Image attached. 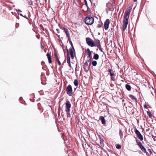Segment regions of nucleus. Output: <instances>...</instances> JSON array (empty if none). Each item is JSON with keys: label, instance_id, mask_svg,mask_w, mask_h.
Returning a JSON list of instances; mask_svg holds the SVG:
<instances>
[{"label": "nucleus", "instance_id": "1", "mask_svg": "<svg viewBox=\"0 0 156 156\" xmlns=\"http://www.w3.org/2000/svg\"><path fill=\"white\" fill-rule=\"evenodd\" d=\"M136 142L137 144L139 146V147L140 148L141 150L144 153H145L147 155L149 156L150 154H149V153H148L146 151V148L144 147V146L142 145L141 143L140 142L139 140H138L136 138Z\"/></svg>", "mask_w": 156, "mask_h": 156}, {"label": "nucleus", "instance_id": "2", "mask_svg": "<svg viewBox=\"0 0 156 156\" xmlns=\"http://www.w3.org/2000/svg\"><path fill=\"white\" fill-rule=\"evenodd\" d=\"M94 21V18L91 16L86 17L84 19V21L87 25H92Z\"/></svg>", "mask_w": 156, "mask_h": 156}, {"label": "nucleus", "instance_id": "3", "mask_svg": "<svg viewBox=\"0 0 156 156\" xmlns=\"http://www.w3.org/2000/svg\"><path fill=\"white\" fill-rule=\"evenodd\" d=\"M131 9H127L124 14L123 20L128 21L130 13L131 12Z\"/></svg>", "mask_w": 156, "mask_h": 156}, {"label": "nucleus", "instance_id": "4", "mask_svg": "<svg viewBox=\"0 0 156 156\" xmlns=\"http://www.w3.org/2000/svg\"><path fill=\"white\" fill-rule=\"evenodd\" d=\"M86 42L87 44L89 46L91 47L96 46V45L95 44L94 42L89 37L86 38Z\"/></svg>", "mask_w": 156, "mask_h": 156}, {"label": "nucleus", "instance_id": "5", "mask_svg": "<svg viewBox=\"0 0 156 156\" xmlns=\"http://www.w3.org/2000/svg\"><path fill=\"white\" fill-rule=\"evenodd\" d=\"M66 91L67 94L70 96H72V94L73 93V90L72 86L69 84L67 87L66 88Z\"/></svg>", "mask_w": 156, "mask_h": 156}, {"label": "nucleus", "instance_id": "6", "mask_svg": "<svg viewBox=\"0 0 156 156\" xmlns=\"http://www.w3.org/2000/svg\"><path fill=\"white\" fill-rule=\"evenodd\" d=\"M66 108L65 111L66 112H70L71 105L69 101H66Z\"/></svg>", "mask_w": 156, "mask_h": 156}, {"label": "nucleus", "instance_id": "7", "mask_svg": "<svg viewBox=\"0 0 156 156\" xmlns=\"http://www.w3.org/2000/svg\"><path fill=\"white\" fill-rule=\"evenodd\" d=\"M135 133L138 137V138L141 141L143 140V137L142 135L141 134L139 131L137 129H136Z\"/></svg>", "mask_w": 156, "mask_h": 156}, {"label": "nucleus", "instance_id": "8", "mask_svg": "<svg viewBox=\"0 0 156 156\" xmlns=\"http://www.w3.org/2000/svg\"><path fill=\"white\" fill-rule=\"evenodd\" d=\"M66 50L67 51V62L69 64V66L70 67V68L71 69L72 68V66L70 63V57L69 56V51H68V50L67 48H66Z\"/></svg>", "mask_w": 156, "mask_h": 156}, {"label": "nucleus", "instance_id": "9", "mask_svg": "<svg viewBox=\"0 0 156 156\" xmlns=\"http://www.w3.org/2000/svg\"><path fill=\"white\" fill-rule=\"evenodd\" d=\"M128 21L123 20V25L122 30L123 31H125L126 29L127 25L128 24Z\"/></svg>", "mask_w": 156, "mask_h": 156}, {"label": "nucleus", "instance_id": "10", "mask_svg": "<svg viewBox=\"0 0 156 156\" xmlns=\"http://www.w3.org/2000/svg\"><path fill=\"white\" fill-rule=\"evenodd\" d=\"M109 24L110 21L109 19H106L104 23V27L105 30H107L108 29Z\"/></svg>", "mask_w": 156, "mask_h": 156}, {"label": "nucleus", "instance_id": "11", "mask_svg": "<svg viewBox=\"0 0 156 156\" xmlns=\"http://www.w3.org/2000/svg\"><path fill=\"white\" fill-rule=\"evenodd\" d=\"M87 54H88L87 58H89L91 60L92 58L91 53L93 52L92 51H90L89 49L88 48L87 49Z\"/></svg>", "mask_w": 156, "mask_h": 156}, {"label": "nucleus", "instance_id": "12", "mask_svg": "<svg viewBox=\"0 0 156 156\" xmlns=\"http://www.w3.org/2000/svg\"><path fill=\"white\" fill-rule=\"evenodd\" d=\"M70 52V54L71 55V56L73 59L74 58V56H73V51L75 52V49L73 50V48H69V49Z\"/></svg>", "mask_w": 156, "mask_h": 156}, {"label": "nucleus", "instance_id": "13", "mask_svg": "<svg viewBox=\"0 0 156 156\" xmlns=\"http://www.w3.org/2000/svg\"><path fill=\"white\" fill-rule=\"evenodd\" d=\"M46 55L48 58L49 63H51L52 62V61L51 60V57L50 54L49 53H47Z\"/></svg>", "mask_w": 156, "mask_h": 156}, {"label": "nucleus", "instance_id": "14", "mask_svg": "<svg viewBox=\"0 0 156 156\" xmlns=\"http://www.w3.org/2000/svg\"><path fill=\"white\" fill-rule=\"evenodd\" d=\"M108 71L110 73V76H115V74L114 73V71H113L112 69H110L108 70Z\"/></svg>", "mask_w": 156, "mask_h": 156}, {"label": "nucleus", "instance_id": "15", "mask_svg": "<svg viewBox=\"0 0 156 156\" xmlns=\"http://www.w3.org/2000/svg\"><path fill=\"white\" fill-rule=\"evenodd\" d=\"M100 119L101 120L102 124H105V120L104 117L100 116Z\"/></svg>", "mask_w": 156, "mask_h": 156}, {"label": "nucleus", "instance_id": "16", "mask_svg": "<svg viewBox=\"0 0 156 156\" xmlns=\"http://www.w3.org/2000/svg\"><path fill=\"white\" fill-rule=\"evenodd\" d=\"M63 29L65 32V33H66V36L67 37H69V36H70L69 34V31L66 28H63Z\"/></svg>", "mask_w": 156, "mask_h": 156}, {"label": "nucleus", "instance_id": "17", "mask_svg": "<svg viewBox=\"0 0 156 156\" xmlns=\"http://www.w3.org/2000/svg\"><path fill=\"white\" fill-rule=\"evenodd\" d=\"M129 96L133 100L137 101V99L135 98L134 96L131 94H129Z\"/></svg>", "mask_w": 156, "mask_h": 156}, {"label": "nucleus", "instance_id": "18", "mask_svg": "<svg viewBox=\"0 0 156 156\" xmlns=\"http://www.w3.org/2000/svg\"><path fill=\"white\" fill-rule=\"evenodd\" d=\"M93 57L95 60H97L99 58V56L98 54L94 53Z\"/></svg>", "mask_w": 156, "mask_h": 156}, {"label": "nucleus", "instance_id": "19", "mask_svg": "<svg viewBox=\"0 0 156 156\" xmlns=\"http://www.w3.org/2000/svg\"><path fill=\"white\" fill-rule=\"evenodd\" d=\"M126 89L128 91H130L131 90V86L128 84H126Z\"/></svg>", "mask_w": 156, "mask_h": 156}, {"label": "nucleus", "instance_id": "20", "mask_svg": "<svg viewBox=\"0 0 156 156\" xmlns=\"http://www.w3.org/2000/svg\"><path fill=\"white\" fill-rule=\"evenodd\" d=\"M119 135L120 136L121 139H122L123 138V133L122 131L120 129H119Z\"/></svg>", "mask_w": 156, "mask_h": 156}, {"label": "nucleus", "instance_id": "21", "mask_svg": "<svg viewBox=\"0 0 156 156\" xmlns=\"http://www.w3.org/2000/svg\"><path fill=\"white\" fill-rule=\"evenodd\" d=\"M83 68L86 72H87L89 70L88 66H83Z\"/></svg>", "mask_w": 156, "mask_h": 156}, {"label": "nucleus", "instance_id": "22", "mask_svg": "<svg viewBox=\"0 0 156 156\" xmlns=\"http://www.w3.org/2000/svg\"><path fill=\"white\" fill-rule=\"evenodd\" d=\"M96 45V46H97V47L98 48V49H99V50L101 52H103L104 53V52L103 51V50H102V48H101V44H99V45Z\"/></svg>", "mask_w": 156, "mask_h": 156}, {"label": "nucleus", "instance_id": "23", "mask_svg": "<svg viewBox=\"0 0 156 156\" xmlns=\"http://www.w3.org/2000/svg\"><path fill=\"white\" fill-rule=\"evenodd\" d=\"M73 83H74V85L75 86H77L78 85V82L77 80L76 79L73 82Z\"/></svg>", "mask_w": 156, "mask_h": 156}, {"label": "nucleus", "instance_id": "24", "mask_svg": "<svg viewBox=\"0 0 156 156\" xmlns=\"http://www.w3.org/2000/svg\"><path fill=\"white\" fill-rule=\"evenodd\" d=\"M92 64L93 66H95L97 65V62L96 61L94 60L92 62Z\"/></svg>", "mask_w": 156, "mask_h": 156}, {"label": "nucleus", "instance_id": "25", "mask_svg": "<svg viewBox=\"0 0 156 156\" xmlns=\"http://www.w3.org/2000/svg\"><path fill=\"white\" fill-rule=\"evenodd\" d=\"M56 60L58 62V65L60 66L61 65V63L60 61L59 60L58 57H56Z\"/></svg>", "mask_w": 156, "mask_h": 156}, {"label": "nucleus", "instance_id": "26", "mask_svg": "<svg viewBox=\"0 0 156 156\" xmlns=\"http://www.w3.org/2000/svg\"><path fill=\"white\" fill-rule=\"evenodd\" d=\"M103 140L100 139V144L102 146H104Z\"/></svg>", "mask_w": 156, "mask_h": 156}, {"label": "nucleus", "instance_id": "27", "mask_svg": "<svg viewBox=\"0 0 156 156\" xmlns=\"http://www.w3.org/2000/svg\"><path fill=\"white\" fill-rule=\"evenodd\" d=\"M147 114L148 115L149 117L150 118H151L152 117V115L151 114L150 112L149 111H147Z\"/></svg>", "mask_w": 156, "mask_h": 156}, {"label": "nucleus", "instance_id": "28", "mask_svg": "<svg viewBox=\"0 0 156 156\" xmlns=\"http://www.w3.org/2000/svg\"><path fill=\"white\" fill-rule=\"evenodd\" d=\"M67 114V117H71V115L69 112H66Z\"/></svg>", "mask_w": 156, "mask_h": 156}, {"label": "nucleus", "instance_id": "29", "mask_svg": "<svg viewBox=\"0 0 156 156\" xmlns=\"http://www.w3.org/2000/svg\"><path fill=\"white\" fill-rule=\"evenodd\" d=\"M116 148L118 149H119L121 148V146L119 144H117L116 146Z\"/></svg>", "mask_w": 156, "mask_h": 156}, {"label": "nucleus", "instance_id": "30", "mask_svg": "<svg viewBox=\"0 0 156 156\" xmlns=\"http://www.w3.org/2000/svg\"><path fill=\"white\" fill-rule=\"evenodd\" d=\"M69 43L71 45V47L70 48H73V50H74V48L73 44L72 42L71 41V42H69Z\"/></svg>", "mask_w": 156, "mask_h": 156}, {"label": "nucleus", "instance_id": "31", "mask_svg": "<svg viewBox=\"0 0 156 156\" xmlns=\"http://www.w3.org/2000/svg\"><path fill=\"white\" fill-rule=\"evenodd\" d=\"M88 61V60H87L85 61V63H84V66H88V62H87Z\"/></svg>", "mask_w": 156, "mask_h": 156}, {"label": "nucleus", "instance_id": "32", "mask_svg": "<svg viewBox=\"0 0 156 156\" xmlns=\"http://www.w3.org/2000/svg\"><path fill=\"white\" fill-rule=\"evenodd\" d=\"M148 151L150 153H149V154H150V155H151V154H152V153L151 151V150L150 149H149L148 150Z\"/></svg>", "mask_w": 156, "mask_h": 156}, {"label": "nucleus", "instance_id": "33", "mask_svg": "<svg viewBox=\"0 0 156 156\" xmlns=\"http://www.w3.org/2000/svg\"><path fill=\"white\" fill-rule=\"evenodd\" d=\"M84 1L85 3V5L87 7H88L87 3V0H84Z\"/></svg>", "mask_w": 156, "mask_h": 156}, {"label": "nucleus", "instance_id": "34", "mask_svg": "<svg viewBox=\"0 0 156 156\" xmlns=\"http://www.w3.org/2000/svg\"><path fill=\"white\" fill-rule=\"evenodd\" d=\"M102 25V24L99 23L98 25V28H100L101 27Z\"/></svg>", "mask_w": 156, "mask_h": 156}, {"label": "nucleus", "instance_id": "35", "mask_svg": "<svg viewBox=\"0 0 156 156\" xmlns=\"http://www.w3.org/2000/svg\"><path fill=\"white\" fill-rule=\"evenodd\" d=\"M101 44L100 43V41L98 40L97 42V44L96 45H99V44Z\"/></svg>", "mask_w": 156, "mask_h": 156}, {"label": "nucleus", "instance_id": "36", "mask_svg": "<svg viewBox=\"0 0 156 156\" xmlns=\"http://www.w3.org/2000/svg\"><path fill=\"white\" fill-rule=\"evenodd\" d=\"M111 80L113 81H114L115 80V76H111Z\"/></svg>", "mask_w": 156, "mask_h": 156}, {"label": "nucleus", "instance_id": "37", "mask_svg": "<svg viewBox=\"0 0 156 156\" xmlns=\"http://www.w3.org/2000/svg\"><path fill=\"white\" fill-rule=\"evenodd\" d=\"M68 37V40L69 41V42H70L72 41L70 39V36H69V37Z\"/></svg>", "mask_w": 156, "mask_h": 156}, {"label": "nucleus", "instance_id": "38", "mask_svg": "<svg viewBox=\"0 0 156 156\" xmlns=\"http://www.w3.org/2000/svg\"><path fill=\"white\" fill-rule=\"evenodd\" d=\"M16 11L18 13H19V12H22V11L19 9H18V10L16 9Z\"/></svg>", "mask_w": 156, "mask_h": 156}, {"label": "nucleus", "instance_id": "39", "mask_svg": "<svg viewBox=\"0 0 156 156\" xmlns=\"http://www.w3.org/2000/svg\"><path fill=\"white\" fill-rule=\"evenodd\" d=\"M23 17H24L26 19H27V20H29L28 18L26 16H23Z\"/></svg>", "mask_w": 156, "mask_h": 156}, {"label": "nucleus", "instance_id": "40", "mask_svg": "<svg viewBox=\"0 0 156 156\" xmlns=\"http://www.w3.org/2000/svg\"><path fill=\"white\" fill-rule=\"evenodd\" d=\"M54 55L55 57V59L56 58V57H58V56H57V54L55 53Z\"/></svg>", "mask_w": 156, "mask_h": 156}, {"label": "nucleus", "instance_id": "41", "mask_svg": "<svg viewBox=\"0 0 156 156\" xmlns=\"http://www.w3.org/2000/svg\"><path fill=\"white\" fill-rule=\"evenodd\" d=\"M66 59L65 58V59L64 60V61L63 62V63L62 64V65H63L64 63H65L66 62Z\"/></svg>", "mask_w": 156, "mask_h": 156}, {"label": "nucleus", "instance_id": "42", "mask_svg": "<svg viewBox=\"0 0 156 156\" xmlns=\"http://www.w3.org/2000/svg\"><path fill=\"white\" fill-rule=\"evenodd\" d=\"M44 63H45L43 61H42L41 62V64L42 65H43V64H44Z\"/></svg>", "mask_w": 156, "mask_h": 156}, {"label": "nucleus", "instance_id": "43", "mask_svg": "<svg viewBox=\"0 0 156 156\" xmlns=\"http://www.w3.org/2000/svg\"><path fill=\"white\" fill-rule=\"evenodd\" d=\"M144 108H147V105H144Z\"/></svg>", "mask_w": 156, "mask_h": 156}, {"label": "nucleus", "instance_id": "44", "mask_svg": "<svg viewBox=\"0 0 156 156\" xmlns=\"http://www.w3.org/2000/svg\"><path fill=\"white\" fill-rule=\"evenodd\" d=\"M18 14L19 15H20V16H23V15L21 13H18Z\"/></svg>", "mask_w": 156, "mask_h": 156}, {"label": "nucleus", "instance_id": "45", "mask_svg": "<svg viewBox=\"0 0 156 156\" xmlns=\"http://www.w3.org/2000/svg\"><path fill=\"white\" fill-rule=\"evenodd\" d=\"M56 30H57V33H59V29H56Z\"/></svg>", "mask_w": 156, "mask_h": 156}, {"label": "nucleus", "instance_id": "46", "mask_svg": "<svg viewBox=\"0 0 156 156\" xmlns=\"http://www.w3.org/2000/svg\"><path fill=\"white\" fill-rule=\"evenodd\" d=\"M23 100V98L22 97H21L20 98H19V100L20 101H21V100Z\"/></svg>", "mask_w": 156, "mask_h": 156}, {"label": "nucleus", "instance_id": "47", "mask_svg": "<svg viewBox=\"0 0 156 156\" xmlns=\"http://www.w3.org/2000/svg\"><path fill=\"white\" fill-rule=\"evenodd\" d=\"M137 0H133V1L134 2H136L137 1Z\"/></svg>", "mask_w": 156, "mask_h": 156}, {"label": "nucleus", "instance_id": "48", "mask_svg": "<svg viewBox=\"0 0 156 156\" xmlns=\"http://www.w3.org/2000/svg\"><path fill=\"white\" fill-rule=\"evenodd\" d=\"M98 35H100V33H98Z\"/></svg>", "mask_w": 156, "mask_h": 156}, {"label": "nucleus", "instance_id": "49", "mask_svg": "<svg viewBox=\"0 0 156 156\" xmlns=\"http://www.w3.org/2000/svg\"><path fill=\"white\" fill-rule=\"evenodd\" d=\"M63 51H64V52H65V49H63Z\"/></svg>", "mask_w": 156, "mask_h": 156}, {"label": "nucleus", "instance_id": "50", "mask_svg": "<svg viewBox=\"0 0 156 156\" xmlns=\"http://www.w3.org/2000/svg\"><path fill=\"white\" fill-rule=\"evenodd\" d=\"M129 103H130V104H132V103H131V102H129Z\"/></svg>", "mask_w": 156, "mask_h": 156}, {"label": "nucleus", "instance_id": "51", "mask_svg": "<svg viewBox=\"0 0 156 156\" xmlns=\"http://www.w3.org/2000/svg\"><path fill=\"white\" fill-rule=\"evenodd\" d=\"M58 114H60V112H58Z\"/></svg>", "mask_w": 156, "mask_h": 156}, {"label": "nucleus", "instance_id": "52", "mask_svg": "<svg viewBox=\"0 0 156 156\" xmlns=\"http://www.w3.org/2000/svg\"><path fill=\"white\" fill-rule=\"evenodd\" d=\"M152 137L153 138L154 140V138L153 137V136H152Z\"/></svg>", "mask_w": 156, "mask_h": 156}, {"label": "nucleus", "instance_id": "53", "mask_svg": "<svg viewBox=\"0 0 156 156\" xmlns=\"http://www.w3.org/2000/svg\"><path fill=\"white\" fill-rule=\"evenodd\" d=\"M90 64H91V62H90Z\"/></svg>", "mask_w": 156, "mask_h": 156}, {"label": "nucleus", "instance_id": "54", "mask_svg": "<svg viewBox=\"0 0 156 156\" xmlns=\"http://www.w3.org/2000/svg\"><path fill=\"white\" fill-rule=\"evenodd\" d=\"M82 96H80V97H81V98H82Z\"/></svg>", "mask_w": 156, "mask_h": 156}, {"label": "nucleus", "instance_id": "55", "mask_svg": "<svg viewBox=\"0 0 156 156\" xmlns=\"http://www.w3.org/2000/svg\"><path fill=\"white\" fill-rule=\"evenodd\" d=\"M97 51H98V49H97V50H96Z\"/></svg>", "mask_w": 156, "mask_h": 156}]
</instances>
